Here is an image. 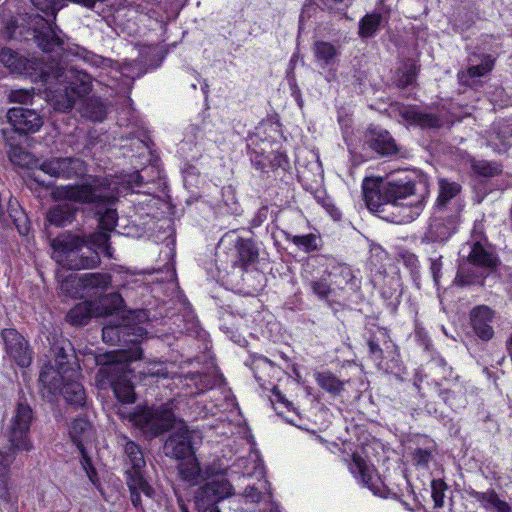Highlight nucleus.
Returning a JSON list of instances; mask_svg holds the SVG:
<instances>
[{"label": "nucleus", "instance_id": "f257e3e1", "mask_svg": "<svg viewBox=\"0 0 512 512\" xmlns=\"http://www.w3.org/2000/svg\"><path fill=\"white\" fill-rule=\"evenodd\" d=\"M362 190L368 209L395 223L418 217L427 195L423 183H416L403 173L391 175L387 180L367 177Z\"/></svg>", "mask_w": 512, "mask_h": 512}, {"label": "nucleus", "instance_id": "f03ea898", "mask_svg": "<svg viewBox=\"0 0 512 512\" xmlns=\"http://www.w3.org/2000/svg\"><path fill=\"white\" fill-rule=\"evenodd\" d=\"M32 420L33 411L30 405L20 398L5 432L8 450L0 451V499L6 503L16 501V496L11 492L10 465L18 453H29L34 448L30 437Z\"/></svg>", "mask_w": 512, "mask_h": 512}, {"label": "nucleus", "instance_id": "7ed1b4c3", "mask_svg": "<svg viewBox=\"0 0 512 512\" xmlns=\"http://www.w3.org/2000/svg\"><path fill=\"white\" fill-rule=\"evenodd\" d=\"M118 191L107 179H93L63 189V197L74 202L89 204L99 215V225L105 231H112L118 215L112 205L118 198Z\"/></svg>", "mask_w": 512, "mask_h": 512}, {"label": "nucleus", "instance_id": "20e7f679", "mask_svg": "<svg viewBox=\"0 0 512 512\" xmlns=\"http://www.w3.org/2000/svg\"><path fill=\"white\" fill-rule=\"evenodd\" d=\"M51 78L48 86L51 88L58 83L63 88H58L53 96L52 103L56 110L66 111L71 109L78 98L87 96L92 90V78L82 69L69 65L64 59H51Z\"/></svg>", "mask_w": 512, "mask_h": 512}, {"label": "nucleus", "instance_id": "39448f33", "mask_svg": "<svg viewBox=\"0 0 512 512\" xmlns=\"http://www.w3.org/2000/svg\"><path fill=\"white\" fill-rule=\"evenodd\" d=\"M95 363L99 366L96 379L102 385L110 384L116 398L121 403H133L135 401L134 387L130 383L125 369L126 363L119 359L116 351L97 354Z\"/></svg>", "mask_w": 512, "mask_h": 512}, {"label": "nucleus", "instance_id": "423d86ee", "mask_svg": "<svg viewBox=\"0 0 512 512\" xmlns=\"http://www.w3.org/2000/svg\"><path fill=\"white\" fill-rule=\"evenodd\" d=\"M51 247L54 252L69 254L80 252L87 248L96 256H113L114 250L109 242V234L95 232L89 235H80L71 231H65L52 239Z\"/></svg>", "mask_w": 512, "mask_h": 512}, {"label": "nucleus", "instance_id": "0eeeda50", "mask_svg": "<svg viewBox=\"0 0 512 512\" xmlns=\"http://www.w3.org/2000/svg\"><path fill=\"white\" fill-rule=\"evenodd\" d=\"M39 172L55 178L70 179L84 174L85 163L81 159L74 157H53L41 163L36 161L35 167L29 175V185L31 188L36 184L49 189L52 186V182L42 179Z\"/></svg>", "mask_w": 512, "mask_h": 512}, {"label": "nucleus", "instance_id": "6e6552de", "mask_svg": "<svg viewBox=\"0 0 512 512\" xmlns=\"http://www.w3.org/2000/svg\"><path fill=\"white\" fill-rule=\"evenodd\" d=\"M1 63L13 74L23 75L34 81H41L45 85L51 78V60L46 61L38 58H27L10 48H3L0 51Z\"/></svg>", "mask_w": 512, "mask_h": 512}, {"label": "nucleus", "instance_id": "1a4fd4ad", "mask_svg": "<svg viewBox=\"0 0 512 512\" xmlns=\"http://www.w3.org/2000/svg\"><path fill=\"white\" fill-rule=\"evenodd\" d=\"M133 424L143 433L156 437L168 431L175 423L172 402L165 403L157 408H144L130 416Z\"/></svg>", "mask_w": 512, "mask_h": 512}, {"label": "nucleus", "instance_id": "9d476101", "mask_svg": "<svg viewBox=\"0 0 512 512\" xmlns=\"http://www.w3.org/2000/svg\"><path fill=\"white\" fill-rule=\"evenodd\" d=\"M110 285L111 276L107 273H84L67 277L62 289L73 298H100Z\"/></svg>", "mask_w": 512, "mask_h": 512}, {"label": "nucleus", "instance_id": "9b49d317", "mask_svg": "<svg viewBox=\"0 0 512 512\" xmlns=\"http://www.w3.org/2000/svg\"><path fill=\"white\" fill-rule=\"evenodd\" d=\"M233 487L223 476H217L200 486L194 494V504L198 512H206L217 507L221 500L232 495Z\"/></svg>", "mask_w": 512, "mask_h": 512}, {"label": "nucleus", "instance_id": "f8f14e48", "mask_svg": "<svg viewBox=\"0 0 512 512\" xmlns=\"http://www.w3.org/2000/svg\"><path fill=\"white\" fill-rule=\"evenodd\" d=\"M4 349L9 358L19 367L26 368L32 362V350L28 341L14 328L1 331Z\"/></svg>", "mask_w": 512, "mask_h": 512}, {"label": "nucleus", "instance_id": "ddd939ff", "mask_svg": "<svg viewBox=\"0 0 512 512\" xmlns=\"http://www.w3.org/2000/svg\"><path fill=\"white\" fill-rule=\"evenodd\" d=\"M248 150L252 164L256 169L264 171L268 166H281L284 156L276 152L269 140L251 136L248 140Z\"/></svg>", "mask_w": 512, "mask_h": 512}, {"label": "nucleus", "instance_id": "4468645a", "mask_svg": "<svg viewBox=\"0 0 512 512\" xmlns=\"http://www.w3.org/2000/svg\"><path fill=\"white\" fill-rule=\"evenodd\" d=\"M498 258H466L459 264L456 281L460 285H466L477 277H485L497 267Z\"/></svg>", "mask_w": 512, "mask_h": 512}, {"label": "nucleus", "instance_id": "2eb2a0df", "mask_svg": "<svg viewBox=\"0 0 512 512\" xmlns=\"http://www.w3.org/2000/svg\"><path fill=\"white\" fill-rule=\"evenodd\" d=\"M193 431H190L186 425L180 423L176 431H174L164 444V453L170 458L184 460L194 455Z\"/></svg>", "mask_w": 512, "mask_h": 512}, {"label": "nucleus", "instance_id": "dca6fc26", "mask_svg": "<svg viewBox=\"0 0 512 512\" xmlns=\"http://www.w3.org/2000/svg\"><path fill=\"white\" fill-rule=\"evenodd\" d=\"M7 121L21 134L36 133L43 126V118L36 110L13 107L6 113Z\"/></svg>", "mask_w": 512, "mask_h": 512}, {"label": "nucleus", "instance_id": "f3484780", "mask_svg": "<svg viewBox=\"0 0 512 512\" xmlns=\"http://www.w3.org/2000/svg\"><path fill=\"white\" fill-rule=\"evenodd\" d=\"M71 370L59 369L51 363L45 364L39 374V384L43 396L49 401L60 395L62 386Z\"/></svg>", "mask_w": 512, "mask_h": 512}, {"label": "nucleus", "instance_id": "a211bd4d", "mask_svg": "<svg viewBox=\"0 0 512 512\" xmlns=\"http://www.w3.org/2000/svg\"><path fill=\"white\" fill-rule=\"evenodd\" d=\"M459 212L460 206H458L456 214L434 216L425 233L423 242L443 243L446 241L456 230V226L459 222Z\"/></svg>", "mask_w": 512, "mask_h": 512}, {"label": "nucleus", "instance_id": "6ab92c4d", "mask_svg": "<svg viewBox=\"0 0 512 512\" xmlns=\"http://www.w3.org/2000/svg\"><path fill=\"white\" fill-rule=\"evenodd\" d=\"M495 312L486 305H479L469 313L470 327L475 336L482 341H489L494 336L493 322Z\"/></svg>", "mask_w": 512, "mask_h": 512}, {"label": "nucleus", "instance_id": "aec40b11", "mask_svg": "<svg viewBox=\"0 0 512 512\" xmlns=\"http://www.w3.org/2000/svg\"><path fill=\"white\" fill-rule=\"evenodd\" d=\"M253 373L255 379L259 385L265 390H271L277 397L278 401H281L286 405L287 408L292 406V403L284 399L282 394L278 391L277 387L270 382L268 378L278 376L280 374L279 368H277L269 359L266 357H259L253 362Z\"/></svg>", "mask_w": 512, "mask_h": 512}, {"label": "nucleus", "instance_id": "412c9836", "mask_svg": "<svg viewBox=\"0 0 512 512\" xmlns=\"http://www.w3.org/2000/svg\"><path fill=\"white\" fill-rule=\"evenodd\" d=\"M439 397L455 412L465 409L468 404L466 382L456 376L452 383L439 387Z\"/></svg>", "mask_w": 512, "mask_h": 512}, {"label": "nucleus", "instance_id": "4be33fe9", "mask_svg": "<svg viewBox=\"0 0 512 512\" xmlns=\"http://www.w3.org/2000/svg\"><path fill=\"white\" fill-rule=\"evenodd\" d=\"M399 115L406 123L419 126L422 129H438L444 123L440 116L421 111L413 106L402 107L399 110Z\"/></svg>", "mask_w": 512, "mask_h": 512}, {"label": "nucleus", "instance_id": "5701e85b", "mask_svg": "<svg viewBox=\"0 0 512 512\" xmlns=\"http://www.w3.org/2000/svg\"><path fill=\"white\" fill-rule=\"evenodd\" d=\"M35 39L37 45L45 53L59 54L65 51L63 32L56 25L53 26L49 23L46 28L36 33Z\"/></svg>", "mask_w": 512, "mask_h": 512}, {"label": "nucleus", "instance_id": "b1692460", "mask_svg": "<svg viewBox=\"0 0 512 512\" xmlns=\"http://www.w3.org/2000/svg\"><path fill=\"white\" fill-rule=\"evenodd\" d=\"M218 249L222 253L233 254L234 256L258 255L251 240L240 238L235 233L225 234L219 241Z\"/></svg>", "mask_w": 512, "mask_h": 512}, {"label": "nucleus", "instance_id": "393cba45", "mask_svg": "<svg viewBox=\"0 0 512 512\" xmlns=\"http://www.w3.org/2000/svg\"><path fill=\"white\" fill-rule=\"evenodd\" d=\"M126 483L130 491V499L134 507L142 505L141 493L151 498L154 494L153 488L143 476V470H126Z\"/></svg>", "mask_w": 512, "mask_h": 512}, {"label": "nucleus", "instance_id": "a878e982", "mask_svg": "<svg viewBox=\"0 0 512 512\" xmlns=\"http://www.w3.org/2000/svg\"><path fill=\"white\" fill-rule=\"evenodd\" d=\"M80 373L71 370L62 386V394L68 404L81 407L85 404L86 394L83 385L79 382Z\"/></svg>", "mask_w": 512, "mask_h": 512}, {"label": "nucleus", "instance_id": "bb28decb", "mask_svg": "<svg viewBox=\"0 0 512 512\" xmlns=\"http://www.w3.org/2000/svg\"><path fill=\"white\" fill-rule=\"evenodd\" d=\"M469 61L472 63L471 66L465 71L458 72L459 82L466 86H472L476 78L484 76L494 66V60L490 55H482L479 64H474L476 60L472 57L469 58Z\"/></svg>", "mask_w": 512, "mask_h": 512}, {"label": "nucleus", "instance_id": "cd10ccee", "mask_svg": "<svg viewBox=\"0 0 512 512\" xmlns=\"http://www.w3.org/2000/svg\"><path fill=\"white\" fill-rule=\"evenodd\" d=\"M469 495L479 502L480 506L487 512H511L512 510L510 504L500 499L493 489H489L485 492L471 490Z\"/></svg>", "mask_w": 512, "mask_h": 512}, {"label": "nucleus", "instance_id": "c85d7f7f", "mask_svg": "<svg viewBox=\"0 0 512 512\" xmlns=\"http://www.w3.org/2000/svg\"><path fill=\"white\" fill-rule=\"evenodd\" d=\"M315 61L321 68L332 67L337 64L340 56L339 49L327 41H316L312 47Z\"/></svg>", "mask_w": 512, "mask_h": 512}, {"label": "nucleus", "instance_id": "c756f323", "mask_svg": "<svg viewBox=\"0 0 512 512\" xmlns=\"http://www.w3.org/2000/svg\"><path fill=\"white\" fill-rule=\"evenodd\" d=\"M368 144L372 150L382 156L392 155L397 152L396 143L387 131H371Z\"/></svg>", "mask_w": 512, "mask_h": 512}, {"label": "nucleus", "instance_id": "7c9ffc66", "mask_svg": "<svg viewBox=\"0 0 512 512\" xmlns=\"http://www.w3.org/2000/svg\"><path fill=\"white\" fill-rule=\"evenodd\" d=\"M51 350L55 357L56 367L64 370H74L70 364V359L74 356L73 347L68 339H56L52 343Z\"/></svg>", "mask_w": 512, "mask_h": 512}, {"label": "nucleus", "instance_id": "2f4dec72", "mask_svg": "<svg viewBox=\"0 0 512 512\" xmlns=\"http://www.w3.org/2000/svg\"><path fill=\"white\" fill-rule=\"evenodd\" d=\"M93 316H99L96 303L83 301L68 312L67 320L73 325L82 326L87 324Z\"/></svg>", "mask_w": 512, "mask_h": 512}, {"label": "nucleus", "instance_id": "473e14b6", "mask_svg": "<svg viewBox=\"0 0 512 512\" xmlns=\"http://www.w3.org/2000/svg\"><path fill=\"white\" fill-rule=\"evenodd\" d=\"M76 209L69 204H59L49 209L46 220L56 227H64L73 222Z\"/></svg>", "mask_w": 512, "mask_h": 512}, {"label": "nucleus", "instance_id": "72a5a7b5", "mask_svg": "<svg viewBox=\"0 0 512 512\" xmlns=\"http://www.w3.org/2000/svg\"><path fill=\"white\" fill-rule=\"evenodd\" d=\"M348 466L356 479H358L364 486L372 489L374 469L367 464L364 458L359 454L354 453Z\"/></svg>", "mask_w": 512, "mask_h": 512}, {"label": "nucleus", "instance_id": "f704fd0d", "mask_svg": "<svg viewBox=\"0 0 512 512\" xmlns=\"http://www.w3.org/2000/svg\"><path fill=\"white\" fill-rule=\"evenodd\" d=\"M69 435L77 447H83L93 438V428L91 423L84 418L75 419L69 429Z\"/></svg>", "mask_w": 512, "mask_h": 512}, {"label": "nucleus", "instance_id": "c9c22d12", "mask_svg": "<svg viewBox=\"0 0 512 512\" xmlns=\"http://www.w3.org/2000/svg\"><path fill=\"white\" fill-rule=\"evenodd\" d=\"M178 471L180 478L191 485L196 484L200 478L201 469L194 455L181 460Z\"/></svg>", "mask_w": 512, "mask_h": 512}, {"label": "nucleus", "instance_id": "e433bc0d", "mask_svg": "<svg viewBox=\"0 0 512 512\" xmlns=\"http://www.w3.org/2000/svg\"><path fill=\"white\" fill-rule=\"evenodd\" d=\"M123 303L124 301L122 296L117 292H113L109 294H103L99 298V302L96 304V308L99 316L109 315L119 311L123 307Z\"/></svg>", "mask_w": 512, "mask_h": 512}, {"label": "nucleus", "instance_id": "4c0bfd02", "mask_svg": "<svg viewBox=\"0 0 512 512\" xmlns=\"http://www.w3.org/2000/svg\"><path fill=\"white\" fill-rule=\"evenodd\" d=\"M461 191V186L457 182L447 179H439V194L437 198V209H441L452 199H454Z\"/></svg>", "mask_w": 512, "mask_h": 512}, {"label": "nucleus", "instance_id": "58836bf2", "mask_svg": "<svg viewBox=\"0 0 512 512\" xmlns=\"http://www.w3.org/2000/svg\"><path fill=\"white\" fill-rule=\"evenodd\" d=\"M130 328L126 325H112L107 324L102 329V338L103 341L109 343L110 345H117L121 342H126L125 337L129 334ZM128 341L134 342V339H129Z\"/></svg>", "mask_w": 512, "mask_h": 512}, {"label": "nucleus", "instance_id": "ea45409f", "mask_svg": "<svg viewBox=\"0 0 512 512\" xmlns=\"http://www.w3.org/2000/svg\"><path fill=\"white\" fill-rule=\"evenodd\" d=\"M123 441H125L124 453L131 465L129 470H143L146 463L140 447L135 442L127 440L126 437H123Z\"/></svg>", "mask_w": 512, "mask_h": 512}, {"label": "nucleus", "instance_id": "a19ab883", "mask_svg": "<svg viewBox=\"0 0 512 512\" xmlns=\"http://www.w3.org/2000/svg\"><path fill=\"white\" fill-rule=\"evenodd\" d=\"M185 379L188 386L193 385L195 387V395H200L212 389L216 382L214 376L207 373H188Z\"/></svg>", "mask_w": 512, "mask_h": 512}, {"label": "nucleus", "instance_id": "79ce46f5", "mask_svg": "<svg viewBox=\"0 0 512 512\" xmlns=\"http://www.w3.org/2000/svg\"><path fill=\"white\" fill-rule=\"evenodd\" d=\"M382 23V16L379 13L367 14L359 23V35L362 38L373 36Z\"/></svg>", "mask_w": 512, "mask_h": 512}, {"label": "nucleus", "instance_id": "37998d69", "mask_svg": "<svg viewBox=\"0 0 512 512\" xmlns=\"http://www.w3.org/2000/svg\"><path fill=\"white\" fill-rule=\"evenodd\" d=\"M318 385L331 394H339L344 387V383L335 375L329 372L319 373L316 377Z\"/></svg>", "mask_w": 512, "mask_h": 512}, {"label": "nucleus", "instance_id": "c03bdc74", "mask_svg": "<svg viewBox=\"0 0 512 512\" xmlns=\"http://www.w3.org/2000/svg\"><path fill=\"white\" fill-rule=\"evenodd\" d=\"M398 86L405 88L412 85L418 73V66L414 60L408 59L403 63L402 68L399 70Z\"/></svg>", "mask_w": 512, "mask_h": 512}, {"label": "nucleus", "instance_id": "a18cd8bd", "mask_svg": "<svg viewBox=\"0 0 512 512\" xmlns=\"http://www.w3.org/2000/svg\"><path fill=\"white\" fill-rule=\"evenodd\" d=\"M265 494H267L268 497L271 496L269 483L266 480L259 481L258 486L247 485L243 492V496L251 503L259 502Z\"/></svg>", "mask_w": 512, "mask_h": 512}, {"label": "nucleus", "instance_id": "49530a36", "mask_svg": "<svg viewBox=\"0 0 512 512\" xmlns=\"http://www.w3.org/2000/svg\"><path fill=\"white\" fill-rule=\"evenodd\" d=\"M321 239L315 234H307L302 236H294L293 243L305 253H309L318 249Z\"/></svg>", "mask_w": 512, "mask_h": 512}, {"label": "nucleus", "instance_id": "de8ad7c7", "mask_svg": "<svg viewBox=\"0 0 512 512\" xmlns=\"http://www.w3.org/2000/svg\"><path fill=\"white\" fill-rule=\"evenodd\" d=\"M433 364L435 365V368L437 369V374L441 377V382H439L437 385L439 387L445 386L447 384L452 383L453 378H455L457 375H453V369L452 367L448 366L447 362L439 357L435 358L433 360Z\"/></svg>", "mask_w": 512, "mask_h": 512}, {"label": "nucleus", "instance_id": "09e8293b", "mask_svg": "<svg viewBox=\"0 0 512 512\" xmlns=\"http://www.w3.org/2000/svg\"><path fill=\"white\" fill-rule=\"evenodd\" d=\"M9 215L13 218L14 224L20 235H27L29 232L28 218L22 211L14 208L12 201L9 203Z\"/></svg>", "mask_w": 512, "mask_h": 512}, {"label": "nucleus", "instance_id": "8fccbe9b", "mask_svg": "<svg viewBox=\"0 0 512 512\" xmlns=\"http://www.w3.org/2000/svg\"><path fill=\"white\" fill-rule=\"evenodd\" d=\"M448 489L447 484L442 479H434L431 482V494L435 508L444 506L445 491Z\"/></svg>", "mask_w": 512, "mask_h": 512}, {"label": "nucleus", "instance_id": "3c124183", "mask_svg": "<svg viewBox=\"0 0 512 512\" xmlns=\"http://www.w3.org/2000/svg\"><path fill=\"white\" fill-rule=\"evenodd\" d=\"M89 262L92 264L99 263V258H57V265L60 267H66L74 268V269H80L85 268L89 265Z\"/></svg>", "mask_w": 512, "mask_h": 512}, {"label": "nucleus", "instance_id": "603ef678", "mask_svg": "<svg viewBox=\"0 0 512 512\" xmlns=\"http://www.w3.org/2000/svg\"><path fill=\"white\" fill-rule=\"evenodd\" d=\"M488 143L497 153H504L511 146L509 137L502 135L499 132L491 134L488 139Z\"/></svg>", "mask_w": 512, "mask_h": 512}, {"label": "nucleus", "instance_id": "864d4df0", "mask_svg": "<svg viewBox=\"0 0 512 512\" xmlns=\"http://www.w3.org/2000/svg\"><path fill=\"white\" fill-rule=\"evenodd\" d=\"M33 93L27 89H14L10 90L7 94V101L9 103L29 104L32 102Z\"/></svg>", "mask_w": 512, "mask_h": 512}, {"label": "nucleus", "instance_id": "5fc2aeb1", "mask_svg": "<svg viewBox=\"0 0 512 512\" xmlns=\"http://www.w3.org/2000/svg\"><path fill=\"white\" fill-rule=\"evenodd\" d=\"M475 171L485 177L497 175L501 172V166L495 162L480 161L474 165Z\"/></svg>", "mask_w": 512, "mask_h": 512}, {"label": "nucleus", "instance_id": "6e6d98bb", "mask_svg": "<svg viewBox=\"0 0 512 512\" xmlns=\"http://www.w3.org/2000/svg\"><path fill=\"white\" fill-rule=\"evenodd\" d=\"M413 461L417 464V466L427 469L429 467L430 462L433 460V454L428 449L417 448L413 452Z\"/></svg>", "mask_w": 512, "mask_h": 512}, {"label": "nucleus", "instance_id": "4d7b16f0", "mask_svg": "<svg viewBox=\"0 0 512 512\" xmlns=\"http://www.w3.org/2000/svg\"><path fill=\"white\" fill-rule=\"evenodd\" d=\"M470 252L468 256H492V252L487 249V241L485 239L473 240L470 244Z\"/></svg>", "mask_w": 512, "mask_h": 512}, {"label": "nucleus", "instance_id": "13d9d810", "mask_svg": "<svg viewBox=\"0 0 512 512\" xmlns=\"http://www.w3.org/2000/svg\"><path fill=\"white\" fill-rule=\"evenodd\" d=\"M312 289L313 292L322 299L326 298L331 292L330 286L324 281L313 282Z\"/></svg>", "mask_w": 512, "mask_h": 512}, {"label": "nucleus", "instance_id": "bf43d9fd", "mask_svg": "<svg viewBox=\"0 0 512 512\" xmlns=\"http://www.w3.org/2000/svg\"><path fill=\"white\" fill-rule=\"evenodd\" d=\"M85 60L88 61L89 63H91V65H93L95 67L106 68V67H111L112 66V60L111 59L103 58V57L98 56V55H91L88 58H85Z\"/></svg>", "mask_w": 512, "mask_h": 512}, {"label": "nucleus", "instance_id": "052dcab7", "mask_svg": "<svg viewBox=\"0 0 512 512\" xmlns=\"http://www.w3.org/2000/svg\"><path fill=\"white\" fill-rule=\"evenodd\" d=\"M369 352L376 361H382L383 359V351L380 348L379 344L374 340V338L369 339L368 341Z\"/></svg>", "mask_w": 512, "mask_h": 512}, {"label": "nucleus", "instance_id": "680f3d73", "mask_svg": "<svg viewBox=\"0 0 512 512\" xmlns=\"http://www.w3.org/2000/svg\"><path fill=\"white\" fill-rule=\"evenodd\" d=\"M127 183L131 190L134 191L136 188L142 187L144 184V177L139 172H135L128 176Z\"/></svg>", "mask_w": 512, "mask_h": 512}, {"label": "nucleus", "instance_id": "e2e57ef3", "mask_svg": "<svg viewBox=\"0 0 512 512\" xmlns=\"http://www.w3.org/2000/svg\"><path fill=\"white\" fill-rule=\"evenodd\" d=\"M339 271V274L345 279L350 280L352 278L351 269L347 266L339 265L337 267L333 268V271L329 273L330 276H337V273Z\"/></svg>", "mask_w": 512, "mask_h": 512}, {"label": "nucleus", "instance_id": "0e129e2a", "mask_svg": "<svg viewBox=\"0 0 512 512\" xmlns=\"http://www.w3.org/2000/svg\"><path fill=\"white\" fill-rule=\"evenodd\" d=\"M80 454H81V466H82V469L85 471L86 469H89L91 467H93L92 465V461H91V458L89 457L86 449H85V446L83 447H77Z\"/></svg>", "mask_w": 512, "mask_h": 512}, {"label": "nucleus", "instance_id": "69168bd1", "mask_svg": "<svg viewBox=\"0 0 512 512\" xmlns=\"http://www.w3.org/2000/svg\"><path fill=\"white\" fill-rule=\"evenodd\" d=\"M85 473H86L89 481L94 486H97L99 484L98 473H97L96 469L94 468V466L89 468V469H86Z\"/></svg>", "mask_w": 512, "mask_h": 512}, {"label": "nucleus", "instance_id": "338daca9", "mask_svg": "<svg viewBox=\"0 0 512 512\" xmlns=\"http://www.w3.org/2000/svg\"><path fill=\"white\" fill-rule=\"evenodd\" d=\"M254 259H255V258H251V257H248V258H239V259L235 262V264H234V265H235L236 267L241 268V269L247 270V269H248V267H249L250 265H252V264H253V262H254L253 260H254Z\"/></svg>", "mask_w": 512, "mask_h": 512}, {"label": "nucleus", "instance_id": "774afa93", "mask_svg": "<svg viewBox=\"0 0 512 512\" xmlns=\"http://www.w3.org/2000/svg\"><path fill=\"white\" fill-rule=\"evenodd\" d=\"M383 252L384 249L380 244L374 242L369 243V253L371 256H380Z\"/></svg>", "mask_w": 512, "mask_h": 512}]
</instances>
